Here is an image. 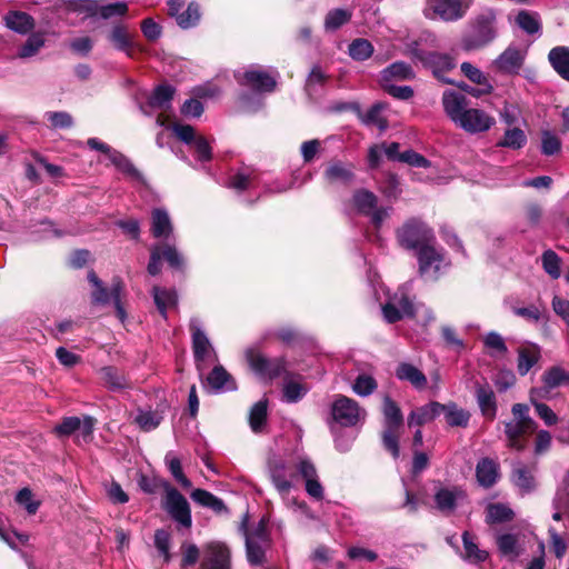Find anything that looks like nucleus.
I'll list each match as a JSON object with an SVG mask.
<instances>
[{
    "label": "nucleus",
    "instance_id": "nucleus-32",
    "mask_svg": "<svg viewBox=\"0 0 569 569\" xmlns=\"http://www.w3.org/2000/svg\"><path fill=\"white\" fill-rule=\"evenodd\" d=\"M151 232L156 238L168 239L172 233V223L168 212L154 209L151 213Z\"/></svg>",
    "mask_w": 569,
    "mask_h": 569
},
{
    "label": "nucleus",
    "instance_id": "nucleus-46",
    "mask_svg": "<svg viewBox=\"0 0 569 569\" xmlns=\"http://www.w3.org/2000/svg\"><path fill=\"white\" fill-rule=\"evenodd\" d=\"M386 104L379 102L373 104L366 113L361 116L363 123L375 126L380 130H386L388 127L387 118L383 116Z\"/></svg>",
    "mask_w": 569,
    "mask_h": 569
},
{
    "label": "nucleus",
    "instance_id": "nucleus-33",
    "mask_svg": "<svg viewBox=\"0 0 569 569\" xmlns=\"http://www.w3.org/2000/svg\"><path fill=\"white\" fill-rule=\"evenodd\" d=\"M108 160L113 164L120 172L127 176L133 181H143L141 172L131 163V161L121 152L113 150L108 157Z\"/></svg>",
    "mask_w": 569,
    "mask_h": 569
},
{
    "label": "nucleus",
    "instance_id": "nucleus-57",
    "mask_svg": "<svg viewBox=\"0 0 569 569\" xmlns=\"http://www.w3.org/2000/svg\"><path fill=\"white\" fill-rule=\"evenodd\" d=\"M161 420L162 417L158 412L150 410L139 409L134 416V422L144 431H150L157 428Z\"/></svg>",
    "mask_w": 569,
    "mask_h": 569
},
{
    "label": "nucleus",
    "instance_id": "nucleus-28",
    "mask_svg": "<svg viewBox=\"0 0 569 569\" xmlns=\"http://www.w3.org/2000/svg\"><path fill=\"white\" fill-rule=\"evenodd\" d=\"M396 377L401 381L409 382L412 387L418 390L423 389L427 386V377L416 366L401 362L396 369Z\"/></svg>",
    "mask_w": 569,
    "mask_h": 569
},
{
    "label": "nucleus",
    "instance_id": "nucleus-52",
    "mask_svg": "<svg viewBox=\"0 0 569 569\" xmlns=\"http://www.w3.org/2000/svg\"><path fill=\"white\" fill-rule=\"evenodd\" d=\"M461 72L473 83L485 88V91H491L492 86L488 77L477 67L469 62H463L460 67Z\"/></svg>",
    "mask_w": 569,
    "mask_h": 569
},
{
    "label": "nucleus",
    "instance_id": "nucleus-41",
    "mask_svg": "<svg viewBox=\"0 0 569 569\" xmlns=\"http://www.w3.org/2000/svg\"><path fill=\"white\" fill-rule=\"evenodd\" d=\"M515 512L512 509L501 502L490 503L486 509V520L488 523H502L512 520Z\"/></svg>",
    "mask_w": 569,
    "mask_h": 569
},
{
    "label": "nucleus",
    "instance_id": "nucleus-60",
    "mask_svg": "<svg viewBox=\"0 0 569 569\" xmlns=\"http://www.w3.org/2000/svg\"><path fill=\"white\" fill-rule=\"evenodd\" d=\"M200 16L199 6L196 3H190L183 12L177 16V23L181 28L188 29L198 23Z\"/></svg>",
    "mask_w": 569,
    "mask_h": 569
},
{
    "label": "nucleus",
    "instance_id": "nucleus-9",
    "mask_svg": "<svg viewBox=\"0 0 569 569\" xmlns=\"http://www.w3.org/2000/svg\"><path fill=\"white\" fill-rule=\"evenodd\" d=\"M247 558L251 565H260L263 562L264 552L269 547V535L267 530V521L262 518L258 525L246 531Z\"/></svg>",
    "mask_w": 569,
    "mask_h": 569
},
{
    "label": "nucleus",
    "instance_id": "nucleus-43",
    "mask_svg": "<svg viewBox=\"0 0 569 569\" xmlns=\"http://www.w3.org/2000/svg\"><path fill=\"white\" fill-rule=\"evenodd\" d=\"M352 177V166L340 161L331 162L326 170V178L330 182H348Z\"/></svg>",
    "mask_w": 569,
    "mask_h": 569
},
{
    "label": "nucleus",
    "instance_id": "nucleus-53",
    "mask_svg": "<svg viewBox=\"0 0 569 569\" xmlns=\"http://www.w3.org/2000/svg\"><path fill=\"white\" fill-rule=\"evenodd\" d=\"M542 269L552 279L561 276V258L552 250H546L541 256Z\"/></svg>",
    "mask_w": 569,
    "mask_h": 569
},
{
    "label": "nucleus",
    "instance_id": "nucleus-26",
    "mask_svg": "<svg viewBox=\"0 0 569 569\" xmlns=\"http://www.w3.org/2000/svg\"><path fill=\"white\" fill-rule=\"evenodd\" d=\"M442 104L447 116L457 124L468 109L465 96L455 91H445Z\"/></svg>",
    "mask_w": 569,
    "mask_h": 569
},
{
    "label": "nucleus",
    "instance_id": "nucleus-50",
    "mask_svg": "<svg viewBox=\"0 0 569 569\" xmlns=\"http://www.w3.org/2000/svg\"><path fill=\"white\" fill-rule=\"evenodd\" d=\"M462 541L465 548L463 557L466 560L478 563L487 559L488 552L478 548L473 541V538L468 531L463 532Z\"/></svg>",
    "mask_w": 569,
    "mask_h": 569
},
{
    "label": "nucleus",
    "instance_id": "nucleus-24",
    "mask_svg": "<svg viewBox=\"0 0 569 569\" xmlns=\"http://www.w3.org/2000/svg\"><path fill=\"white\" fill-rule=\"evenodd\" d=\"M541 349L533 342H523L517 349V371L526 376L540 360Z\"/></svg>",
    "mask_w": 569,
    "mask_h": 569
},
{
    "label": "nucleus",
    "instance_id": "nucleus-17",
    "mask_svg": "<svg viewBox=\"0 0 569 569\" xmlns=\"http://www.w3.org/2000/svg\"><path fill=\"white\" fill-rule=\"evenodd\" d=\"M541 382V387L530 389L532 397H550L553 389L569 387V370L560 365L551 366L542 373Z\"/></svg>",
    "mask_w": 569,
    "mask_h": 569
},
{
    "label": "nucleus",
    "instance_id": "nucleus-36",
    "mask_svg": "<svg viewBox=\"0 0 569 569\" xmlns=\"http://www.w3.org/2000/svg\"><path fill=\"white\" fill-rule=\"evenodd\" d=\"M477 401L482 415L493 419L497 411L496 397L489 386H479L476 390Z\"/></svg>",
    "mask_w": 569,
    "mask_h": 569
},
{
    "label": "nucleus",
    "instance_id": "nucleus-58",
    "mask_svg": "<svg viewBox=\"0 0 569 569\" xmlns=\"http://www.w3.org/2000/svg\"><path fill=\"white\" fill-rule=\"evenodd\" d=\"M88 280L93 287L91 295L94 302L107 303L110 299L113 300V290L109 293L94 272L91 271L88 273Z\"/></svg>",
    "mask_w": 569,
    "mask_h": 569
},
{
    "label": "nucleus",
    "instance_id": "nucleus-44",
    "mask_svg": "<svg viewBox=\"0 0 569 569\" xmlns=\"http://www.w3.org/2000/svg\"><path fill=\"white\" fill-rule=\"evenodd\" d=\"M413 77L411 67L405 62H395L381 72V83L391 80H409Z\"/></svg>",
    "mask_w": 569,
    "mask_h": 569
},
{
    "label": "nucleus",
    "instance_id": "nucleus-59",
    "mask_svg": "<svg viewBox=\"0 0 569 569\" xmlns=\"http://www.w3.org/2000/svg\"><path fill=\"white\" fill-rule=\"evenodd\" d=\"M306 392L307 387L298 380L290 379L283 385V398L288 402H297L306 395Z\"/></svg>",
    "mask_w": 569,
    "mask_h": 569
},
{
    "label": "nucleus",
    "instance_id": "nucleus-51",
    "mask_svg": "<svg viewBox=\"0 0 569 569\" xmlns=\"http://www.w3.org/2000/svg\"><path fill=\"white\" fill-rule=\"evenodd\" d=\"M497 543L500 552L503 556L509 557L510 559H515L521 552V546L519 543L518 538L515 535H501L498 538Z\"/></svg>",
    "mask_w": 569,
    "mask_h": 569
},
{
    "label": "nucleus",
    "instance_id": "nucleus-27",
    "mask_svg": "<svg viewBox=\"0 0 569 569\" xmlns=\"http://www.w3.org/2000/svg\"><path fill=\"white\" fill-rule=\"evenodd\" d=\"M511 480L521 495L530 493L536 489L533 468L522 465L515 467L511 473Z\"/></svg>",
    "mask_w": 569,
    "mask_h": 569
},
{
    "label": "nucleus",
    "instance_id": "nucleus-45",
    "mask_svg": "<svg viewBox=\"0 0 569 569\" xmlns=\"http://www.w3.org/2000/svg\"><path fill=\"white\" fill-rule=\"evenodd\" d=\"M109 40L118 50L126 51L131 56V49L133 48V40L123 26H117L112 29L109 36Z\"/></svg>",
    "mask_w": 569,
    "mask_h": 569
},
{
    "label": "nucleus",
    "instance_id": "nucleus-48",
    "mask_svg": "<svg viewBox=\"0 0 569 569\" xmlns=\"http://www.w3.org/2000/svg\"><path fill=\"white\" fill-rule=\"evenodd\" d=\"M550 397H532V391H529V400L535 407L536 413L547 426H553L558 422V416L556 412L546 403L540 400L549 399Z\"/></svg>",
    "mask_w": 569,
    "mask_h": 569
},
{
    "label": "nucleus",
    "instance_id": "nucleus-21",
    "mask_svg": "<svg viewBox=\"0 0 569 569\" xmlns=\"http://www.w3.org/2000/svg\"><path fill=\"white\" fill-rule=\"evenodd\" d=\"M201 569H230V552L221 542H209L203 547Z\"/></svg>",
    "mask_w": 569,
    "mask_h": 569
},
{
    "label": "nucleus",
    "instance_id": "nucleus-13",
    "mask_svg": "<svg viewBox=\"0 0 569 569\" xmlns=\"http://www.w3.org/2000/svg\"><path fill=\"white\" fill-rule=\"evenodd\" d=\"M433 507L446 515L455 511L466 499L465 491L456 486H447L441 482L433 485Z\"/></svg>",
    "mask_w": 569,
    "mask_h": 569
},
{
    "label": "nucleus",
    "instance_id": "nucleus-49",
    "mask_svg": "<svg viewBox=\"0 0 569 569\" xmlns=\"http://www.w3.org/2000/svg\"><path fill=\"white\" fill-rule=\"evenodd\" d=\"M152 295L159 311L163 316H166L167 309L177 305V295L173 290L153 287Z\"/></svg>",
    "mask_w": 569,
    "mask_h": 569
},
{
    "label": "nucleus",
    "instance_id": "nucleus-31",
    "mask_svg": "<svg viewBox=\"0 0 569 569\" xmlns=\"http://www.w3.org/2000/svg\"><path fill=\"white\" fill-rule=\"evenodd\" d=\"M208 386L214 391H228L236 389L232 377L222 366H216L207 377Z\"/></svg>",
    "mask_w": 569,
    "mask_h": 569
},
{
    "label": "nucleus",
    "instance_id": "nucleus-47",
    "mask_svg": "<svg viewBox=\"0 0 569 569\" xmlns=\"http://www.w3.org/2000/svg\"><path fill=\"white\" fill-rule=\"evenodd\" d=\"M351 11L347 9L338 8L330 10L325 18V30L331 32L339 29L351 19Z\"/></svg>",
    "mask_w": 569,
    "mask_h": 569
},
{
    "label": "nucleus",
    "instance_id": "nucleus-2",
    "mask_svg": "<svg viewBox=\"0 0 569 569\" xmlns=\"http://www.w3.org/2000/svg\"><path fill=\"white\" fill-rule=\"evenodd\" d=\"M239 86L249 88L257 94L273 91L277 83V72L261 66H249L234 72Z\"/></svg>",
    "mask_w": 569,
    "mask_h": 569
},
{
    "label": "nucleus",
    "instance_id": "nucleus-14",
    "mask_svg": "<svg viewBox=\"0 0 569 569\" xmlns=\"http://www.w3.org/2000/svg\"><path fill=\"white\" fill-rule=\"evenodd\" d=\"M249 368L260 379L270 380L279 376L282 370V363L278 359L270 360L266 358L256 347H250L244 351Z\"/></svg>",
    "mask_w": 569,
    "mask_h": 569
},
{
    "label": "nucleus",
    "instance_id": "nucleus-15",
    "mask_svg": "<svg viewBox=\"0 0 569 569\" xmlns=\"http://www.w3.org/2000/svg\"><path fill=\"white\" fill-rule=\"evenodd\" d=\"M163 507L174 521L186 528L191 526L189 503L177 489L166 486Z\"/></svg>",
    "mask_w": 569,
    "mask_h": 569
},
{
    "label": "nucleus",
    "instance_id": "nucleus-63",
    "mask_svg": "<svg viewBox=\"0 0 569 569\" xmlns=\"http://www.w3.org/2000/svg\"><path fill=\"white\" fill-rule=\"evenodd\" d=\"M166 461H167V465L169 467V470L171 472V475L173 476V478L183 487V488H190L191 487V482L188 480V478L183 475L182 472V468H181V462L180 460L169 453L167 455L166 457Z\"/></svg>",
    "mask_w": 569,
    "mask_h": 569
},
{
    "label": "nucleus",
    "instance_id": "nucleus-20",
    "mask_svg": "<svg viewBox=\"0 0 569 569\" xmlns=\"http://www.w3.org/2000/svg\"><path fill=\"white\" fill-rule=\"evenodd\" d=\"M496 120L486 111L478 108H468L457 126L469 133H480L488 131Z\"/></svg>",
    "mask_w": 569,
    "mask_h": 569
},
{
    "label": "nucleus",
    "instance_id": "nucleus-64",
    "mask_svg": "<svg viewBox=\"0 0 569 569\" xmlns=\"http://www.w3.org/2000/svg\"><path fill=\"white\" fill-rule=\"evenodd\" d=\"M376 388L377 383L375 379L367 375H360L352 386L353 391L361 397L369 396Z\"/></svg>",
    "mask_w": 569,
    "mask_h": 569
},
{
    "label": "nucleus",
    "instance_id": "nucleus-18",
    "mask_svg": "<svg viewBox=\"0 0 569 569\" xmlns=\"http://www.w3.org/2000/svg\"><path fill=\"white\" fill-rule=\"evenodd\" d=\"M473 0H428V9L443 21H457L461 19Z\"/></svg>",
    "mask_w": 569,
    "mask_h": 569
},
{
    "label": "nucleus",
    "instance_id": "nucleus-1",
    "mask_svg": "<svg viewBox=\"0 0 569 569\" xmlns=\"http://www.w3.org/2000/svg\"><path fill=\"white\" fill-rule=\"evenodd\" d=\"M512 419L505 422V435L507 447L521 451L523 450L532 433L537 429L536 421L529 416V407L523 403H516L511 409Z\"/></svg>",
    "mask_w": 569,
    "mask_h": 569
},
{
    "label": "nucleus",
    "instance_id": "nucleus-8",
    "mask_svg": "<svg viewBox=\"0 0 569 569\" xmlns=\"http://www.w3.org/2000/svg\"><path fill=\"white\" fill-rule=\"evenodd\" d=\"M397 239L401 247L407 249L421 248L431 243L433 234L431 229L420 220H409L397 231Z\"/></svg>",
    "mask_w": 569,
    "mask_h": 569
},
{
    "label": "nucleus",
    "instance_id": "nucleus-38",
    "mask_svg": "<svg viewBox=\"0 0 569 569\" xmlns=\"http://www.w3.org/2000/svg\"><path fill=\"white\" fill-rule=\"evenodd\" d=\"M487 353L492 358H503L508 352L505 339L496 331H490L482 338Z\"/></svg>",
    "mask_w": 569,
    "mask_h": 569
},
{
    "label": "nucleus",
    "instance_id": "nucleus-62",
    "mask_svg": "<svg viewBox=\"0 0 569 569\" xmlns=\"http://www.w3.org/2000/svg\"><path fill=\"white\" fill-rule=\"evenodd\" d=\"M16 501L30 515L36 513L40 506V501L34 499L33 493L28 488H23L17 493Z\"/></svg>",
    "mask_w": 569,
    "mask_h": 569
},
{
    "label": "nucleus",
    "instance_id": "nucleus-7",
    "mask_svg": "<svg viewBox=\"0 0 569 569\" xmlns=\"http://www.w3.org/2000/svg\"><path fill=\"white\" fill-rule=\"evenodd\" d=\"M496 36L495 17H480L476 21L473 29L463 37L461 42L462 49L466 51L480 50L492 42Z\"/></svg>",
    "mask_w": 569,
    "mask_h": 569
},
{
    "label": "nucleus",
    "instance_id": "nucleus-12",
    "mask_svg": "<svg viewBox=\"0 0 569 569\" xmlns=\"http://www.w3.org/2000/svg\"><path fill=\"white\" fill-rule=\"evenodd\" d=\"M190 330L197 368L201 373L206 367V363L214 359L216 353L209 338L202 329V325L199 319L194 318L190 321Z\"/></svg>",
    "mask_w": 569,
    "mask_h": 569
},
{
    "label": "nucleus",
    "instance_id": "nucleus-23",
    "mask_svg": "<svg viewBox=\"0 0 569 569\" xmlns=\"http://www.w3.org/2000/svg\"><path fill=\"white\" fill-rule=\"evenodd\" d=\"M411 54L423 66L430 67L436 76L455 67L453 58L448 54L419 50L417 47L411 49Z\"/></svg>",
    "mask_w": 569,
    "mask_h": 569
},
{
    "label": "nucleus",
    "instance_id": "nucleus-10",
    "mask_svg": "<svg viewBox=\"0 0 569 569\" xmlns=\"http://www.w3.org/2000/svg\"><path fill=\"white\" fill-rule=\"evenodd\" d=\"M331 415L336 422L343 427H353L366 418V410L362 409L355 400L338 396L331 406Z\"/></svg>",
    "mask_w": 569,
    "mask_h": 569
},
{
    "label": "nucleus",
    "instance_id": "nucleus-30",
    "mask_svg": "<svg viewBox=\"0 0 569 569\" xmlns=\"http://www.w3.org/2000/svg\"><path fill=\"white\" fill-rule=\"evenodd\" d=\"M441 415V403L439 402H430L423 407H420L413 411L408 417V426H422L427 422L432 421L436 417Z\"/></svg>",
    "mask_w": 569,
    "mask_h": 569
},
{
    "label": "nucleus",
    "instance_id": "nucleus-19",
    "mask_svg": "<svg viewBox=\"0 0 569 569\" xmlns=\"http://www.w3.org/2000/svg\"><path fill=\"white\" fill-rule=\"evenodd\" d=\"M525 58L523 49L510 46L491 62L490 68L498 73L515 74L522 67Z\"/></svg>",
    "mask_w": 569,
    "mask_h": 569
},
{
    "label": "nucleus",
    "instance_id": "nucleus-16",
    "mask_svg": "<svg viewBox=\"0 0 569 569\" xmlns=\"http://www.w3.org/2000/svg\"><path fill=\"white\" fill-rule=\"evenodd\" d=\"M172 130L181 141L186 142L194 150L199 161L206 162L211 159L209 141L204 137L197 134L191 126L174 123Z\"/></svg>",
    "mask_w": 569,
    "mask_h": 569
},
{
    "label": "nucleus",
    "instance_id": "nucleus-56",
    "mask_svg": "<svg viewBox=\"0 0 569 569\" xmlns=\"http://www.w3.org/2000/svg\"><path fill=\"white\" fill-rule=\"evenodd\" d=\"M44 119L50 129H68L73 124V119L70 113L66 111H48L44 113Z\"/></svg>",
    "mask_w": 569,
    "mask_h": 569
},
{
    "label": "nucleus",
    "instance_id": "nucleus-4",
    "mask_svg": "<svg viewBox=\"0 0 569 569\" xmlns=\"http://www.w3.org/2000/svg\"><path fill=\"white\" fill-rule=\"evenodd\" d=\"M418 262L420 274L428 280H437L450 266L445 251L432 243L419 249Z\"/></svg>",
    "mask_w": 569,
    "mask_h": 569
},
{
    "label": "nucleus",
    "instance_id": "nucleus-35",
    "mask_svg": "<svg viewBox=\"0 0 569 569\" xmlns=\"http://www.w3.org/2000/svg\"><path fill=\"white\" fill-rule=\"evenodd\" d=\"M44 34L41 32L31 33L27 40L17 49L16 57L19 59H29L37 56L44 47Z\"/></svg>",
    "mask_w": 569,
    "mask_h": 569
},
{
    "label": "nucleus",
    "instance_id": "nucleus-40",
    "mask_svg": "<svg viewBox=\"0 0 569 569\" xmlns=\"http://www.w3.org/2000/svg\"><path fill=\"white\" fill-rule=\"evenodd\" d=\"M100 379L103 385L113 391L129 387L127 378L116 368L104 367L100 370Z\"/></svg>",
    "mask_w": 569,
    "mask_h": 569
},
{
    "label": "nucleus",
    "instance_id": "nucleus-37",
    "mask_svg": "<svg viewBox=\"0 0 569 569\" xmlns=\"http://www.w3.org/2000/svg\"><path fill=\"white\" fill-rule=\"evenodd\" d=\"M548 58L553 69L569 81V48L556 47L549 52Z\"/></svg>",
    "mask_w": 569,
    "mask_h": 569
},
{
    "label": "nucleus",
    "instance_id": "nucleus-42",
    "mask_svg": "<svg viewBox=\"0 0 569 569\" xmlns=\"http://www.w3.org/2000/svg\"><path fill=\"white\" fill-rule=\"evenodd\" d=\"M174 94V89L168 84L157 87L149 98V106L166 111L169 109Z\"/></svg>",
    "mask_w": 569,
    "mask_h": 569
},
{
    "label": "nucleus",
    "instance_id": "nucleus-54",
    "mask_svg": "<svg viewBox=\"0 0 569 569\" xmlns=\"http://www.w3.org/2000/svg\"><path fill=\"white\" fill-rule=\"evenodd\" d=\"M349 56L358 61L370 58L373 53V46L367 39H356L349 44Z\"/></svg>",
    "mask_w": 569,
    "mask_h": 569
},
{
    "label": "nucleus",
    "instance_id": "nucleus-61",
    "mask_svg": "<svg viewBox=\"0 0 569 569\" xmlns=\"http://www.w3.org/2000/svg\"><path fill=\"white\" fill-rule=\"evenodd\" d=\"M526 140L527 138L522 130L512 128L505 132V137L499 144L507 148L519 149L526 143Z\"/></svg>",
    "mask_w": 569,
    "mask_h": 569
},
{
    "label": "nucleus",
    "instance_id": "nucleus-34",
    "mask_svg": "<svg viewBox=\"0 0 569 569\" xmlns=\"http://www.w3.org/2000/svg\"><path fill=\"white\" fill-rule=\"evenodd\" d=\"M441 415L451 427H466L470 419V413L453 402L441 403Z\"/></svg>",
    "mask_w": 569,
    "mask_h": 569
},
{
    "label": "nucleus",
    "instance_id": "nucleus-55",
    "mask_svg": "<svg viewBox=\"0 0 569 569\" xmlns=\"http://www.w3.org/2000/svg\"><path fill=\"white\" fill-rule=\"evenodd\" d=\"M516 23L529 34L538 33L540 30L539 17L535 12L520 11L516 17Z\"/></svg>",
    "mask_w": 569,
    "mask_h": 569
},
{
    "label": "nucleus",
    "instance_id": "nucleus-11",
    "mask_svg": "<svg viewBox=\"0 0 569 569\" xmlns=\"http://www.w3.org/2000/svg\"><path fill=\"white\" fill-rule=\"evenodd\" d=\"M268 475L280 497H287L295 487V475L290 471L287 461L278 455H272L268 459Z\"/></svg>",
    "mask_w": 569,
    "mask_h": 569
},
{
    "label": "nucleus",
    "instance_id": "nucleus-5",
    "mask_svg": "<svg viewBox=\"0 0 569 569\" xmlns=\"http://www.w3.org/2000/svg\"><path fill=\"white\" fill-rule=\"evenodd\" d=\"M382 316L388 323H393L403 318L412 317L415 313L413 297L409 292L408 286L398 288L392 295L388 296L382 305Z\"/></svg>",
    "mask_w": 569,
    "mask_h": 569
},
{
    "label": "nucleus",
    "instance_id": "nucleus-6",
    "mask_svg": "<svg viewBox=\"0 0 569 569\" xmlns=\"http://www.w3.org/2000/svg\"><path fill=\"white\" fill-rule=\"evenodd\" d=\"M352 208L360 214L370 218L378 230L390 216V208L378 207V198L369 190L360 189L352 197Z\"/></svg>",
    "mask_w": 569,
    "mask_h": 569
},
{
    "label": "nucleus",
    "instance_id": "nucleus-25",
    "mask_svg": "<svg viewBox=\"0 0 569 569\" xmlns=\"http://www.w3.org/2000/svg\"><path fill=\"white\" fill-rule=\"evenodd\" d=\"M3 23L9 30L19 34H28L36 27L34 19L29 13L19 10H10L3 16Z\"/></svg>",
    "mask_w": 569,
    "mask_h": 569
},
{
    "label": "nucleus",
    "instance_id": "nucleus-39",
    "mask_svg": "<svg viewBox=\"0 0 569 569\" xmlns=\"http://www.w3.org/2000/svg\"><path fill=\"white\" fill-rule=\"evenodd\" d=\"M268 401L261 399L256 402L249 413V425L253 432H262L267 423Z\"/></svg>",
    "mask_w": 569,
    "mask_h": 569
},
{
    "label": "nucleus",
    "instance_id": "nucleus-29",
    "mask_svg": "<svg viewBox=\"0 0 569 569\" xmlns=\"http://www.w3.org/2000/svg\"><path fill=\"white\" fill-rule=\"evenodd\" d=\"M476 476L482 487L489 488L493 486L499 478V465L492 459L483 458L477 465Z\"/></svg>",
    "mask_w": 569,
    "mask_h": 569
},
{
    "label": "nucleus",
    "instance_id": "nucleus-3",
    "mask_svg": "<svg viewBox=\"0 0 569 569\" xmlns=\"http://www.w3.org/2000/svg\"><path fill=\"white\" fill-rule=\"evenodd\" d=\"M385 430L382 441L393 458L399 457L398 440L401 435L402 415L400 408L389 397L383 400Z\"/></svg>",
    "mask_w": 569,
    "mask_h": 569
},
{
    "label": "nucleus",
    "instance_id": "nucleus-22",
    "mask_svg": "<svg viewBox=\"0 0 569 569\" xmlns=\"http://www.w3.org/2000/svg\"><path fill=\"white\" fill-rule=\"evenodd\" d=\"M297 471L305 480L307 493L316 500H321L323 498V487L318 479L315 465L309 459L301 458L297 463Z\"/></svg>",
    "mask_w": 569,
    "mask_h": 569
}]
</instances>
